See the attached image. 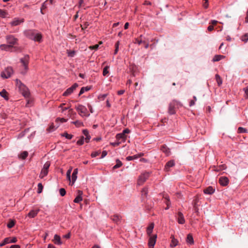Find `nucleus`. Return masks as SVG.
Masks as SVG:
<instances>
[{"label":"nucleus","instance_id":"1","mask_svg":"<svg viewBox=\"0 0 248 248\" xmlns=\"http://www.w3.org/2000/svg\"><path fill=\"white\" fill-rule=\"evenodd\" d=\"M30 57L28 55H25L23 58L20 59L21 63V68L20 71L21 74L25 75L29 70V63Z\"/></svg>","mask_w":248,"mask_h":248},{"label":"nucleus","instance_id":"2","mask_svg":"<svg viewBox=\"0 0 248 248\" xmlns=\"http://www.w3.org/2000/svg\"><path fill=\"white\" fill-rule=\"evenodd\" d=\"M16 84L18 86V88L21 92L23 95L25 97H28L30 95V93L28 88L21 83V82L18 80H16Z\"/></svg>","mask_w":248,"mask_h":248},{"label":"nucleus","instance_id":"3","mask_svg":"<svg viewBox=\"0 0 248 248\" xmlns=\"http://www.w3.org/2000/svg\"><path fill=\"white\" fill-rule=\"evenodd\" d=\"M7 42L10 44V45H1L0 46V47L2 49L3 48L6 49L7 47H11L17 43V39L12 35H7L6 36Z\"/></svg>","mask_w":248,"mask_h":248},{"label":"nucleus","instance_id":"4","mask_svg":"<svg viewBox=\"0 0 248 248\" xmlns=\"http://www.w3.org/2000/svg\"><path fill=\"white\" fill-rule=\"evenodd\" d=\"M76 108L78 112V114L81 117H88L90 115V114L88 112L87 108L82 105H78L76 107Z\"/></svg>","mask_w":248,"mask_h":248},{"label":"nucleus","instance_id":"5","mask_svg":"<svg viewBox=\"0 0 248 248\" xmlns=\"http://www.w3.org/2000/svg\"><path fill=\"white\" fill-rule=\"evenodd\" d=\"M13 73V68L11 67H8L1 73V77L4 78H8L11 76Z\"/></svg>","mask_w":248,"mask_h":248},{"label":"nucleus","instance_id":"6","mask_svg":"<svg viewBox=\"0 0 248 248\" xmlns=\"http://www.w3.org/2000/svg\"><path fill=\"white\" fill-rule=\"evenodd\" d=\"M149 175L150 174L149 172H144L141 174L139 177L138 184L139 185H142L149 178Z\"/></svg>","mask_w":248,"mask_h":248},{"label":"nucleus","instance_id":"7","mask_svg":"<svg viewBox=\"0 0 248 248\" xmlns=\"http://www.w3.org/2000/svg\"><path fill=\"white\" fill-rule=\"evenodd\" d=\"M78 84L74 83L71 87L68 88L63 93V96H68L71 94L73 91L78 87Z\"/></svg>","mask_w":248,"mask_h":248},{"label":"nucleus","instance_id":"8","mask_svg":"<svg viewBox=\"0 0 248 248\" xmlns=\"http://www.w3.org/2000/svg\"><path fill=\"white\" fill-rule=\"evenodd\" d=\"M157 236L154 235L153 236L150 235L148 241V246L149 248H154Z\"/></svg>","mask_w":248,"mask_h":248},{"label":"nucleus","instance_id":"9","mask_svg":"<svg viewBox=\"0 0 248 248\" xmlns=\"http://www.w3.org/2000/svg\"><path fill=\"white\" fill-rule=\"evenodd\" d=\"M176 218L179 224H184L185 223V219L182 212H178Z\"/></svg>","mask_w":248,"mask_h":248},{"label":"nucleus","instance_id":"10","mask_svg":"<svg viewBox=\"0 0 248 248\" xmlns=\"http://www.w3.org/2000/svg\"><path fill=\"white\" fill-rule=\"evenodd\" d=\"M35 30H29L24 31L25 35L29 39L32 40L35 33Z\"/></svg>","mask_w":248,"mask_h":248},{"label":"nucleus","instance_id":"11","mask_svg":"<svg viewBox=\"0 0 248 248\" xmlns=\"http://www.w3.org/2000/svg\"><path fill=\"white\" fill-rule=\"evenodd\" d=\"M229 180L227 177H221L219 179V184L222 186H226L229 183Z\"/></svg>","mask_w":248,"mask_h":248},{"label":"nucleus","instance_id":"12","mask_svg":"<svg viewBox=\"0 0 248 248\" xmlns=\"http://www.w3.org/2000/svg\"><path fill=\"white\" fill-rule=\"evenodd\" d=\"M24 22L23 19H20L18 18H15L13 21L10 22V24L12 26H16L19 25Z\"/></svg>","mask_w":248,"mask_h":248},{"label":"nucleus","instance_id":"13","mask_svg":"<svg viewBox=\"0 0 248 248\" xmlns=\"http://www.w3.org/2000/svg\"><path fill=\"white\" fill-rule=\"evenodd\" d=\"M126 136L123 135L122 133L117 134L116 136V140L122 142H125L126 140Z\"/></svg>","mask_w":248,"mask_h":248},{"label":"nucleus","instance_id":"14","mask_svg":"<svg viewBox=\"0 0 248 248\" xmlns=\"http://www.w3.org/2000/svg\"><path fill=\"white\" fill-rule=\"evenodd\" d=\"M175 165V162L173 160H171L168 161L165 166V170L166 171H168L170 170V168L173 167Z\"/></svg>","mask_w":248,"mask_h":248},{"label":"nucleus","instance_id":"15","mask_svg":"<svg viewBox=\"0 0 248 248\" xmlns=\"http://www.w3.org/2000/svg\"><path fill=\"white\" fill-rule=\"evenodd\" d=\"M78 195L76 197V198L74 200V202L75 203H79L81 201H82V195L83 194L82 191L81 190H78Z\"/></svg>","mask_w":248,"mask_h":248},{"label":"nucleus","instance_id":"16","mask_svg":"<svg viewBox=\"0 0 248 248\" xmlns=\"http://www.w3.org/2000/svg\"><path fill=\"white\" fill-rule=\"evenodd\" d=\"M40 210L39 209L36 210H31L27 215V216L30 218H34L35 217L38 213H39Z\"/></svg>","mask_w":248,"mask_h":248},{"label":"nucleus","instance_id":"17","mask_svg":"<svg viewBox=\"0 0 248 248\" xmlns=\"http://www.w3.org/2000/svg\"><path fill=\"white\" fill-rule=\"evenodd\" d=\"M143 155V153H140V154L135 155L133 156H128L126 157V160L127 161H131L132 160L137 159Z\"/></svg>","mask_w":248,"mask_h":248},{"label":"nucleus","instance_id":"18","mask_svg":"<svg viewBox=\"0 0 248 248\" xmlns=\"http://www.w3.org/2000/svg\"><path fill=\"white\" fill-rule=\"evenodd\" d=\"M168 111L169 113L171 115L175 113L174 102H171L170 104Z\"/></svg>","mask_w":248,"mask_h":248},{"label":"nucleus","instance_id":"19","mask_svg":"<svg viewBox=\"0 0 248 248\" xmlns=\"http://www.w3.org/2000/svg\"><path fill=\"white\" fill-rule=\"evenodd\" d=\"M34 35L33 36L34 37L32 39V40H34L35 41H37L39 42H41L42 36V35L41 33H40L36 31Z\"/></svg>","mask_w":248,"mask_h":248},{"label":"nucleus","instance_id":"20","mask_svg":"<svg viewBox=\"0 0 248 248\" xmlns=\"http://www.w3.org/2000/svg\"><path fill=\"white\" fill-rule=\"evenodd\" d=\"M53 241L55 244L58 245H61L62 244L61 237L58 234H55Z\"/></svg>","mask_w":248,"mask_h":248},{"label":"nucleus","instance_id":"21","mask_svg":"<svg viewBox=\"0 0 248 248\" xmlns=\"http://www.w3.org/2000/svg\"><path fill=\"white\" fill-rule=\"evenodd\" d=\"M78 173V169L77 168L74 170L72 174V185L74 184L77 179V174Z\"/></svg>","mask_w":248,"mask_h":248},{"label":"nucleus","instance_id":"22","mask_svg":"<svg viewBox=\"0 0 248 248\" xmlns=\"http://www.w3.org/2000/svg\"><path fill=\"white\" fill-rule=\"evenodd\" d=\"M203 192L205 194H212L214 193L215 189L212 186H210L205 189Z\"/></svg>","mask_w":248,"mask_h":248},{"label":"nucleus","instance_id":"23","mask_svg":"<svg viewBox=\"0 0 248 248\" xmlns=\"http://www.w3.org/2000/svg\"><path fill=\"white\" fill-rule=\"evenodd\" d=\"M154 228V223H150L149 224V225L148 226V227L147 228L146 232H147V234L149 236L151 235V233L153 232Z\"/></svg>","mask_w":248,"mask_h":248},{"label":"nucleus","instance_id":"24","mask_svg":"<svg viewBox=\"0 0 248 248\" xmlns=\"http://www.w3.org/2000/svg\"><path fill=\"white\" fill-rule=\"evenodd\" d=\"M186 242L189 245H193L194 244L193 238L191 234H187L186 239Z\"/></svg>","mask_w":248,"mask_h":248},{"label":"nucleus","instance_id":"25","mask_svg":"<svg viewBox=\"0 0 248 248\" xmlns=\"http://www.w3.org/2000/svg\"><path fill=\"white\" fill-rule=\"evenodd\" d=\"M171 242L170 244V246L171 247H175L178 245V241L177 239H176L174 237V236H171Z\"/></svg>","mask_w":248,"mask_h":248},{"label":"nucleus","instance_id":"26","mask_svg":"<svg viewBox=\"0 0 248 248\" xmlns=\"http://www.w3.org/2000/svg\"><path fill=\"white\" fill-rule=\"evenodd\" d=\"M111 219L114 222L118 223L120 221L121 217L118 215H115L111 217Z\"/></svg>","mask_w":248,"mask_h":248},{"label":"nucleus","instance_id":"27","mask_svg":"<svg viewBox=\"0 0 248 248\" xmlns=\"http://www.w3.org/2000/svg\"><path fill=\"white\" fill-rule=\"evenodd\" d=\"M224 57L225 56L223 55H216L214 57L212 61L214 62H218L221 60L222 59L224 58Z\"/></svg>","mask_w":248,"mask_h":248},{"label":"nucleus","instance_id":"28","mask_svg":"<svg viewBox=\"0 0 248 248\" xmlns=\"http://www.w3.org/2000/svg\"><path fill=\"white\" fill-rule=\"evenodd\" d=\"M48 170L42 169L39 177L41 179L46 176L48 174Z\"/></svg>","mask_w":248,"mask_h":248},{"label":"nucleus","instance_id":"29","mask_svg":"<svg viewBox=\"0 0 248 248\" xmlns=\"http://www.w3.org/2000/svg\"><path fill=\"white\" fill-rule=\"evenodd\" d=\"M161 151L167 155H169L170 154V150L166 146L163 145L161 147Z\"/></svg>","mask_w":248,"mask_h":248},{"label":"nucleus","instance_id":"30","mask_svg":"<svg viewBox=\"0 0 248 248\" xmlns=\"http://www.w3.org/2000/svg\"><path fill=\"white\" fill-rule=\"evenodd\" d=\"M0 95L4 98L5 100H8L7 92L4 89H3L2 91L0 92Z\"/></svg>","mask_w":248,"mask_h":248},{"label":"nucleus","instance_id":"31","mask_svg":"<svg viewBox=\"0 0 248 248\" xmlns=\"http://www.w3.org/2000/svg\"><path fill=\"white\" fill-rule=\"evenodd\" d=\"M28 155V153L27 151H23L18 155V157L22 159H25L27 157Z\"/></svg>","mask_w":248,"mask_h":248},{"label":"nucleus","instance_id":"32","mask_svg":"<svg viewBox=\"0 0 248 248\" xmlns=\"http://www.w3.org/2000/svg\"><path fill=\"white\" fill-rule=\"evenodd\" d=\"M90 89V87H89L88 86L84 87L81 88V89H80V91L79 92L78 95L80 96V95H81L82 94L84 93L85 92H87V91H89Z\"/></svg>","mask_w":248,"mask_h":248},{"label":"nucleus","instance_id":"33","mask_svg":"<svg viewBox=\"0 0 248 248\" xmlns=\"http://www.w3.org/2000/svg\"><path fill=\"white\" fill-rule=\"evenodd\" d=\"M215 77L218 86H220L222 83V80L221 77L218 74H216Z\"/></svg>","mask_w":248,"mask_h":248},{"label":"nucleus","instance_id":"34","mask_svg":"<svg viewBox=\"0 0 248 248\" xmlns=\"http://www.w3.org/2000/svg\"><path fill=\"white\" fill-rule=\"evenodd\" d=\"M61 135L62 137H65V138L68 140L71 139L73 137L72 135L69 134L67 132H64L63 133H62Z\"/></svg>","mask_w":248,"mask_h":248},{"label":"nucleus","instance_id":"35","mask_svg":"<svg viewBox=\"0 0 248 248\" xmlns=\"http://www.w3.org/2000/svg\"><path fill=\"white\" fill-rule=\"evenodd\" d=\"M116 162V164L113 166V169H116L117 168H119L121 167L123 165L122 162L119 159H117Z\"/></svg>","mask_w":248,"mask_h":248},{"label":"nucleus","instance_id":"36","mask_svg":"<svg viewBox=\"0 0 248 248\" xmlns=\"http://www.w3.org/2000/svg\"><path fill=\"white\" fill-rule=\"evenodd\" d=\"M109 66H106L104 68L103 70V75L104 76H106L108 73H109Z\"/></svg>","mask_w":248,"mask_h":248},{"label":"nucleus","instance_id":"37","mask_svg":"<svg viewBox=\"0 0 248 248\" xmlns=\"http://www.w3.org/2000/svg\"><path fill=\"white\" fill-rule=\"evenodd\" d=\"M72 167H70L69 169L67 171L66 177L69 181H71V173L72 170Z\"/></svg>","mask_w":248,"mask_h":248},{"label":"nucleus","instance_id":"38","mask_svg":"<svg viewBox=\"0 0 248 248\" xmlns=\"http://www.w3.org/2000/svg\"><path fill=\"white\" fill-rule=\"evenodd\" d=\"M72 124H74L77 127H80L83 125V124L82 122L79 121H76L72 122Z\"/></svg>","mask_w":248,"mask_h":248},{"label":"nucleus","instance_id":"39","mask_svg":"<svg viewBox=\"0 0 248 248\" xmlns=\"http://www.w3.org/2000/svg\"><path fill=\"white\" fill-rule=\"evenodd\" d=\"M85 138L83 136H82L77 142V143L78 145H82L84 144Z\"/></svg>","mask_w":248,"mask_h":248},{"label":"nucleus","instance_id":"40","mask_svg":"<svg viewBox=\"0 0 248 248\" xmlns=\"http://www.w3.org/2000/svg\"><path fill=\"white\" fill-rule=\"evenodd\" d=\"M75 53H76V52L74 50H67V55L69 57H74V56L75 55Z\"/></svg>","mask_w":248,"mask_h":248},{"label":"nucleus","instance_id":"41","mask_svg":"<svg viewBox=\"0 0 248 248\" xmlns=\"http://www.w3.org/2000/svg\"><path fill=\"white\" fill-rule=\"evenodd\" d=\"M50 166V163L49 161L46 162L43 166V169L48 170Z\"/></svg>","mask_w":248,"mask_h":248},{"label":"nucleus","instance_id":"42","mask_svg":"<svg viewBox=\"0 0 248 248\" xmlns=\"http://www.w3.org/2000/svg\"><path fill=\"white\" fill-rule=\"evenodd\" d=\"M248 131V130L245 128L239 127L238 128V133H247Z\"/></svg>","mask_w":248,"mask_h":248},{"label":"nucleus","instance_id":"43","mask_svg":"<svg viewBox=\"0 0 248 248\" xmlns=\"http://www.w3.org/2000/svg\"><path fill=\"white\" fill-rule=\"evenodd\" d=\"M119 44H120V42L117 41L115 45V49L114 53V55H116L119 50Z\"/></svg>","mask_w":248,"mask_h":248},{"label":"nucleus","instance_id":"44","mask_svg":"<svg viewBox=\"0 0 248 248\" xmlns=\"http://www.w3.org/2000/svg\"><path fill=\"white\" fill-rule=\"evenodd\" d=\"M15 224V221L13 220H11L7 224V227L8 228H12L14 226Z\"/></svg>","mask_w":248,"mask_h":248},{"label":"nucleus","instance_id":"45","mask_svg":"<svg viewBox=\"0 0 248 248\" xmlns=\"http://www.w3.org/2000/svg\"><path fill=\"white\" fill-rule=\"evenodd\" d=\"M43 189V186L41 183H39L38 184V190L37 193H41L42 192Z\"/></svg>","mask_w":248,"mask_h":248},{"label":"nucleus","instance_id":"46","mask_svg":"<svg viewBox=\"0 0 248 248\" xmlns=\"http://www.w3.org/2000/svg\"><path fill=\"white\" fill-rule=\"evenodd\" d=\"M148 194V190L147 188L144 187L141 191V195L142 196L146 197Z\"/></svg>","mask_w":248,"mask_h":248},{"label":"nucleus","instance_id":"47","mask_svg":"<svg viewBox=\"0 0 248 248\" xmlns=\"http://www.w3.org/2000/svg\"><path fill=\"white\" fill-rule=\"evenodd\" d=\"M241 40L244 42H247L248 40V33H246L241 37Z\"/></svg>","mask_w":248,"mask_h":248},{"label":"nucleus","instance_id":"48","mask_svg":"<svg viewBox=\"0 0 248 248\" xmlns=\"http://www.w3.org/2000/svg\"><path fill=\"white\" fill-rule=\"evenodd\" d=\"M121 143V141L117 140V141L110 142V145L113 147H116L119 146Z\"/></svg>","mask_w":248,"mask_h":248},{"label":"nucleus","instance_id":"49","mask_svg":"<svg viewBox=\"0 0 248 248\" xmlns=\"http://www.w3.org/2000/svg\"><path fill=\"white\" fill-rule=\"evenodd\" d=\"M59 192H60V194L62 196H64L66 194V191H65V189L63 188H60L59 190Z\"/></svg>","mask_w":248,"mask_h":248},{"label":"nucleus","instance_id":"50","mask_svg":"<svg viewBox=\"0 0 248 248\" xmlns=\"http://www.w3.org/2000/svg\"><path fill=\"white\" fill-rule=\"evenodd\" d=\"M198 202V199L197 198H196L194 200H193V207L195 209V210H196L197 209V206H196V205H197V203Z\"/></svg>","mask_w":248,"mask_h":248},{"label":"nucleus","instance_id":"51","mask_svg":"<svg viewBox=\"0 0 248 248\" xmlns=\"http://www.w3.org/2000/svg\"><path fill=\"white\" fill-rule=\"evenodd\" d=\"M56 120L57 121H60L61 123H65V122H66L67 121V119H64L63 118H58Z\"/></svg>","mask_w":248,"mask_h":248},{"label":"nucleus","instance_id":"52","mask_svg":"<svg viewBox=\"0 0 248 248\" xmlns=\"http://www.w3.org/2000/svg\"><path fill=\"white\" fill-rule=\"evenodd\" d=\"M244 91L245 92V97L246 99L248 98V87L244 88Z\"/></svg>","mask_w":248,"mask_h":248},{"label":"nucleus","instance_id":"53","mask_svg":"<svg viewBox=\"0 0 248 248\" xmlns=\"http://www.w3.org/2000/svg\"><path fill=\"white\" fill-rule=\"evenodd\" d=\"M99 154H100V152H94L92 153L91 156L92 157H95L97 156V155H98Z\"/></svg>","mask_w":248,"mask_h":248},{"label":"nucleus","instance_id":"54","mask_svg":"<svg viewBox=\"0 0 248 248\" xmlns=\"http://www.w3.org/2000/svg\"><path fill=\"white\" fill-rule=\"evenodd\" d=\"M130 132V131L128 128H126L123 131L122 133L124 135H125L126 134H128Z\"/></svg>","mask_w":248,"mask_h":248},{"label":"nucleus","instance_id":"55","mask_svg":"<svg viewBox=\"0 0 248 248\" xmlns=\"http://www.w3.org/2000/svg\"><path fill=\"white\" fill-rule=\"evenodd\" d=\"M25 133H26V130L21 132L20 134H19V135L18 136V138L19 139V138H21L23 137H24L25 134Z\"/></svg>","mask_w":248,"mask_h":248},{"label":"nucleus","instance_id":"56","mask_svg":"<svg viewBox=\"0 0 248 248\" xmlns=\"http://www.w3.org/2000/svg\"><path fill=\"white\" fill-rule=\"evenodd\" d=\"M4 243L6 244L11 243V238L7 237L4 239Z\"/></svg>","mask_w":248,"mask_h":248},{"label":"nucleus","instance_id":"57","mask_svg":"<svg viewBox=\"0 0 248 248\" xmlns=\"http://www.w3.org/2000/svg\"><path fill=\"white\" fill-rule=\"evenodd\" d=\"M143 41L139 38H137L135 40V43H137L139 45H140L142 43H143Z\"/></svg>","mask_w":248,"mask_h":248},{"label":"nucleus","instance_id":"58","mask_svg":"<svg viewBox=\"0 0 248 248\" xmlns=\"http://www.w3.org/2000/svg\"><path fill=\"white\" fill-rule=\"evenodd\" d=\"M91 139V136L89 135L86 136V138H85V140L86 142H89Z\"/></svg>","mask_w":248,"mask_h":248},{"label":"nucleus","instance_id":"59","mask_svg":"<svg viewBox=\"0 0 248 248\" xmlns=\"http://www.w3.org/2000/svg\"><path fill=\"white\" fill-rule=\"evenodd\" d=\"M98 47H99V45H94V46H91L90 47V48L91 49H92L97 50L98 49Z\"/></svg>","mask_w":248,"mask_h":248},{"label":"nucleus","instance_id":"60","mask_svg":"<svg viewBox=\"0 0 248 248\" xmlns=\"http://www.w3.org/2000/svg\"><path fill=\"white\" fill-rule=\"evenodd\" d=\"M205 2L204 3H203V7L205 8H207L208 6V0H203Z\"/></svg>","mask_w":248,"mask_h":248},{"label":"nucleus","instance_id":"61","mask_svg":"<svg viewBox=\"0 0 248 248\" xmlns=\"http://www.w3.org/2000/svg\"><path fill=\"white\" fill-rule=\"evenodd\" d=\"M107 155V152L106 151H103L102 153L101 158H104Z\"/></svg>","mask_w":248,"mask_h":248},{"label":"nucleus","instance_id":"62","mask_svg":"<svg viewBox=\"0 0 248 248\" xmlns=\"http://www.w3.org/2000/svg\"><path fill=\"white\" fill-rule=\"evenodd\" d=\"M125 91L124 90H119L117 92V94L119 95L123 94L124 93Z\"/></svg>","mask_w":248,"mask_h":248},{"label":"nucleus","instance_id":"63","mask_svg":"<svg viewBox=\"0 0 248 248\" xmlns=\"http://www.w3.org/2000/svg\"><path fill=\"white\" fill-rule=\"evenodd\" d=\"M207 30L210 31H212L214 30V26L213 25H209L207 28Z\"/></svg>","mask_w":248,"mask_h":248},{"label":"nucleus","instance_id":"64","mask_svg":"<svg viewBox=\"0 0 248 248\" xmlns=\"http://www.w3.org/2000/svg\"><path fill=\"white\" fill-rule=\"evenodd\" d=\"M82 133L85 136L89 135V132L87 129L83 130Z\"/></svg>","mask_w":248,"mask_h":248}]
</instances>
